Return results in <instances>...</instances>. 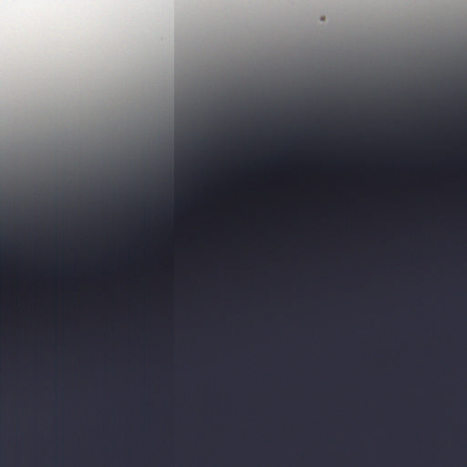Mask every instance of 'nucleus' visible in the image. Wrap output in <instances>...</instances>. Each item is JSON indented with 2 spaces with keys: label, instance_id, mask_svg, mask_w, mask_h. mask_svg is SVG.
<instances>
[{
  "label": "nucleus",
  "instance_id": "nucleus-1",
  "mask_svg": "<svg viewBox=\"0 0 467 467\" xmlns=\"http://www.w3.org/2000/svg\"><path fill=\"white\" fill-rule=\"evenodd\" d=\"M407 67L399 69L402 76L385 78L336 79L317 83L291 84L290 88H467V57L454 61L424 63L415 68L413 77L407 76Z\"/></svg>",
  "mask_w": 467,
  "mask_h": 467
}]
</instances>
